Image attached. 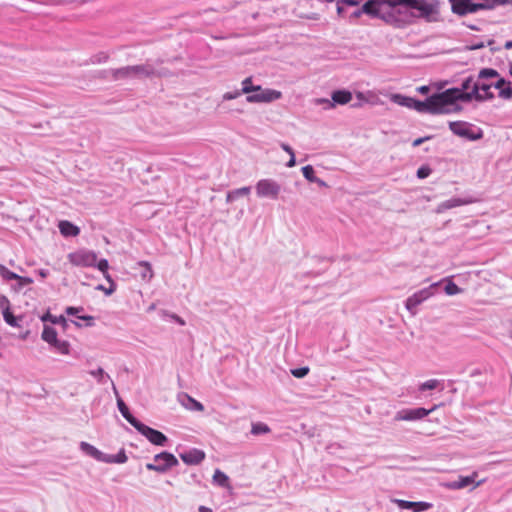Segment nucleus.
<instances>
[{"mask_svg": "<svg viewBox=\"0 0 512 512\" xmlns=\"http://www.w3.org/2000/svg\"><path fill=\"white\" fill-rule=\"evenodd\" d=\"M495 88L498 96L509 100L512 98L511 82L506 81L497 70L483 68L478 72L475 85L470 92H462L457 89H447L444 92L433 94L424 101L405 96L399 93L390 95V100L402 107L412 109L418 113L450 114L457 111V101L470 102L472 100L483 102L492 100L495 96L491 91Z\"/></svg>", "mask_w": 512, "mask_h": 512, "instance_id": "f257e3e1", "label": "nucleus"}, {"mask_svg": "<svg viewBox=\"0 0 512 512\" xmlns=\"http://www.w3.org/2000/svg\"><path fill=\"white\" fill-rule=\"evenodd\" d=\"M399 5L417 10L419 16L425 18L436 13V6L426 0H368L361 8L353 11L349 17L356 19L362 14H367L371 17L380 18L387 23H393L396 20L395 8Z\"/></svg>", "mask_w": 512, "mask_h": 512, "instance_id": "f03ea898", "label": "nucleus"}, {"mask_svg": "<svg viewBox=\"0 0 512 512\" xmlns=\"http://www.w3.org/2000/svg\"><path fill=\"white\" fill-rule=\"evenodd\" d=\"M111 77L114 80L144 78L154 75L155 69L151 64H141L134 66H125L110 71Z\"/></svg>", "mask_w": 512, "mask_h": 512, "instance_id": "7ed1b4c3", "label": "nucleus"}, {"mask_svg": "<svg viewBox=\"0 0 512 512\" xmlns=\"http://www.w3.org/2000/svg\"><path fill=\"white\" fill-rule=\"evenodd\" d=\"M449 129L453 134L469 141H477L483 138V130L469 122L451 121L449 122Z\"/></svg>", "mask_w": 512, "mask_h": 512, "instance_id": "20e7f679", "label": "nucleus"}, {"mask_svg": "<svg viewBox=\"0 0 512 512\" xmlns=\"http://www.w3.org/2000/svg\"><path fill=\"white\" fill-rule=\"evenodd\" d=\"M441 283L442 281L432 283L430 286L425 287L409 296L405 301L406 309L414 315L416 313L417 306L432 297L436 293V290Z\"/></svg>", "mask_w": 512, "mask_h": 512, "instance_id": "39448f33", "label": "nucleus"}, {"mask_svg": "<svg viewBox=\"0 0 512 512\" xmlns=\"http://www.w3.org/2000/svg\"><path fill=\"white\" fill-rule=\"evenodd\" d=\"M281 185L272 178L260 179L255 185V192L259 198L278 199L281 193Z\"/></svg>", "mask_w": 512, "mask_h": 512, "instance_id": "423d86ee", "label": "nucleus"}, {"mask_svg": "<svg viewBox=\"0 0 512 512\" xmlns=\"http://www.w3.org/2000/svg\"><path fill=\"white\" fill-rule=\"evenodd\" d=\"M177 458L169 452H161L154 456L153 462L146 464V469L149 471H156L158 473H165L170 468L177 466Z\"/></svg>", "mask_w": 512, "mask_h": 512, "instance_id": "0eeeda50", "label": "nucleus"}, {"mask_svg": "<svg viewBox=\"0 0 512 512\" xmlns=\"http://www.w3.org/2000/svg\"><path fill=\"white\" fill-rule=\"evenodd\" d=\"M67 258L74 266L94 267L96 265L97 254L88 249H79L69 253Z\"/></svg>", "mask_w": 512, "mask_h": 512, "instance_id": "6e6552de", "label": "nucleus"}, {"mask_svg": "<svg viewBox=\"0 0 512 512\" xmlns=\"http://www.w3.org/2000/svg\"><path fill=\"white\" fill-rule=\"evenodd\" d=\"M282 97V93L274 89H262L253 91L246 97L248 103H270Z\"/></svg>", "mask_w": 512, "mask_h": 512, "instance_id": "1a4fd4ad", "label": "nucleus"}, {"mask_svg": "<svg viewBox=\"0 0 512 512\" xmlns=\"http://www.w3.org/2000/svg\"><path fill=\"white\" fill-rule=\"evenodd\" d=\"M437 405H434L431 409H425L422 407L414 409H402L395 414V421H416L421 420L428 416L431 412L436 410Z\"/></svg>", "mask_w": 512, "mask_h": 512, "instance_id": "9d476101", "label": "nucleus"}, {"mask_svg": "<svg viewBox=\"0 0 512 512\" xmlns=\"http://www.w3.org/2000/svg\"><path fill=\"white\" fill-rule=\"evenodd\" d=\"M140 434L145 436L152 444L165 446L167 437L160 431L155 430L142 422L135 428Z\"/></svg>", "mask_w": 512, "mask_h": 512, "instance_id": "9b49d317", "label": "nucleus"}, {"mask_svg": "<svg viewBox=\"0 0 512 512\" xmlns=\"http://www.w3.org/2000/svg\"><path fill=\"white\" fill-rule=\"evenodd\" d=\"M452 11L458 15L474 13L485 6L480 3H473L471 0H450Z\"/></svg>", "mask_w": 512, "mask_h": 512, "instance_id": "f8f14e48", "label": "nucleus"}, {"mask_svg": "<svg viewBox=\"0 0 512 512\" xmlns=\"http://www.w3.org/2000/svg\"><path fill=\"white\" fill-rule=\"evenodd\" d=\"M478 474L477 472H473L469 476H459L457 480L451 481L446 484L449 489L458 490L463 489L471 484H474L473 488L480 486L483 483V480L476 482Z\"/></svg>", "mask_w": 512, "mask_h": 512, "instance_id": "ddd939ff", "label": "nucleus"}, {"mask_svg": "<svg viewBox=\"0 0 512 512\" xmlns=\"http://www.w3.org/2000/svg\"><path fill=\"white\" fill-rule=\"evenodd\" d=\"M394 502L397 504V506L400 509H407V510H411L413 512L427 511L432 507L431 503L424 502V501L413 502V501L396 499Z\"/></svg>", "mask_w": 512, "mask_h": 512, "instance_id": "4468645a", "label": "nucleus"}, {"mask_svg": "<svg viewBox=\"0 0 512 512\" xmlns=\"http://www.w3.org/2000/svg\"><path fill=\"white\" fill-rule=\"evenodd\" d=\"M180 458L185 464L197 465L205 458V453L202 450L193 448L183 453H180Z\"/></svg>", "mask_w": 512, "mask_h": 512, "instance_id": "2eb2a0df", "label": "nucleus"}, {"mask_svg": "<svg viewBox=\"0 0 512 512\" xmlns=\"http://www.w3.org/2000/svg\"><path fill=\"white\" fill-rule=\"evenodd\" d=\"M80 450L85 453L86 455L92 457L93 459L103 462L105 459L106 453H103L99 449H97L95 446L89 444L88 442L82 441L80 442Z\"/></svg>", "mask_w": 512, "mask_h": 512, "instance_id": "dca6fc26", "label": "nucleus"}, {"mask_svg": "<svg viewBox=\"0 0 512 512\" xmlns=\"http://www.w3.org/2000/svg\"><path fill=\"white\" fill-rule=\"evenodd\" d=\"M179 401L182 404V406H184L186 409H188L190 411L201 412L204 410V406L202 403H200L199 401L192 398L191 396H189L186 393H183L179 396Z\"/></svg>", "mask_w": 512, "mask_h": 512, "instance_id": "f3484780", "label": "nucleus"}, {"mask_svg": "<svg viewBox=\"0 0 512 512\" xmlns=\"http://www.w3.org/2000/svg\"><path fill=\"white\" fill-rule=\"evenodd\" d=\"M117 406H118V409L121 413V415L134 427L136 428V426H138L141 422L139 420H137L129 411V408L127 407V405L124 403V401L120 398V397H117Z\"/></svg>", "mask_w": 512, "mask_h": 512, "instance_id": "a211bd4d", "label": "nucleus"}, {"mask_svg": "<svg viewBox=\"0 0 512 512\" xmlns=\"http://www.w3.org/2000/svg\"><path fill=\"white\" fill-rule=\"evenodd\" d=\"M58 228L65 237H74L80 233V229L77 226L66 220L60 221Z\"/></svg>", "mask_w": 512, "mask_h": 512, "instance_id": "6ab92c4d", "label": "nucleus"}, {"mask_svg": "<svg viewBox=\"0 0 512 512\" xmlns=\"http://www.w3.org/2000/svg\"><path fill=\"white\" fill-rule=\"evenodd\" d=\"M331 99L335 104L345 105L352 100V93L348 90H336L331 94Z\"/></svg>", "mask_w": 512, "mask_h": 512, "instance_id": "aec40b11", "label": "nucleus"}, {"mask_svg": "<svg viewBox=\"0 0 512 512\" xmlns=\"http://www.w3.org/2000/svg\"><path fill=\"white\" fill-rule=\"evenodd\" d=\"M89 374L93 376L99 384H105L109 380L112 384L114 393L116 394V396H118V392L114 382L111 380L110 376L104 372L102 368L91 370Z\"/></svg>", "mask_w": 512, "mask_h": 512, "instance_id": "412c9836", "label": "nucleus"}, {"mask_svg": "<svg viewBox=\"0 0 512 512\" xmlns=\"http://www.w3.org/2000/svg\"><path fill=\"white\" fill-rule=\"evenodd\" d=\"M50 347L59 354L62 355H68L70 353V343L66 340H60L56 339L55 342H53Z\"/></svg>", "mask_w": 512, "mask_h": 512, "instance_id": "4be33fe9", "label": "nucleus"}, {"mask_svg": "<svg viewBox=\"0 0 512 512\" xmlns=\"http://www.w3.org/2000/svg\"><path fill=\"white\" fill-rule=\"evenodd\" d=\"M128 460V457L125 453V450L124 449H121L117 454L115 455H111V454H106L105 455V459H104V463H116V464H123V463H126Z\"/></svg>", "mask_w": 512, "mask_h": 512, "instance_id": "5701e85b", "label": "nucleus"}, {"mask_svg": "<svg viewBox=\"0 0 512 512\" xmlns=\"http://www.w3.org/2000/svg\"><path fill=\"white\" fill-rule=\"evenodd\" d=\"M41 338L43 341L51 345L58 338L57 331L51 326L44 325Z\"/></svg>", "mask_w": 512, "mask_h": 512, "instance_id": "b1692460", "label": "nucleus"}, {"mask_svg": "<svg viewBox=\"0 0 512 512\" xmlns=\"http://www.w3.org/2000/svg\"><path fill=\"white\" fill-rule=\"evenodd\" d=\"M138 266L142 269L140 276L144 281H150L153 277V271L151 265L146 261L138 262Z\"/></svg>", "mask_w": 512, "mask_h": 512, "instance_id": "393cba45", "label": "nucleus"}, {"mask_svg": "<svg viewBox=\"0 0 512 512\" xmlns=\"http://www.w3.org/2000/svg\"><path fill=\"white\" fill-rule=\"evenodd\" d=\"M250 190H251L250 187H241V188L232 190V191L228 192L226 201L228 203L233 202L240 196L248 195L250 193Z\"/></svg>", "mask_w": 512, "mask_h": 512, "instance_id": "a878e982", "label": "nucleus"}, {"mask_svg": "<svg viewBox=\"0 0 512 512\" xmlns=\"http://www.w3.org/2000/svg\"><path fill=\"white\" fill-rule=\"evenodd\" d=\"M360 2H361V0H339L337 2V13L342 16L345 14L346 6L357 7V6H359Z\"/></svg>", "mask_w": 512, "mask_h": 512, "instance_id": "bb28decb", "label": "nucleus"}, {"mask_svg": "<svg viewBox=\"0 0 512 512\" xmlns=\"http://www.w3.org/2000/svg\"><path fill=\"white\" fill-rule=\"evenodd\" d=\"M257 90H260V86L253 85L251 77H247L242 81V89L240 90L242 92V94L249 95L253 91H257Z\"/></svg>", "mask_w": 512, "mask_h": 512, "instance_id": "cd10ccee", "label": "nucleus"}, {"mask_svg": "<svg viewBox=\"0 0 512 512\" xmlns=\"http://www.w3.org/2000/svg\"><path fill=\"white\" fill-rule=\"evenodd\" d=\"M270 432V428L267 424L263 422L252 423L251 434L253 435H261L267 434Z\"/></svg>", "mask_w": 512, "mask_h": 512, "instance_id": "c85d7f7f", "label": "nucleus"}, {"mask_svg": "<svg viewBox=\"0 0 512 512\" xmlns=\"http://www.w3.org/2000/svg\"><path fill=\"white\" fill-rule=\"evenodd\" d=\"M213 480L216 484H218L221 487H227L229 484L228 476L218 469L215 471L213 475Z\"/></svg>", "mask_w": 512, "mask_h": 512, "instance_id": "c756f323", "label": "nucleus"}, {"mask_svg": "<svg viewBox=\"0 0 512 512\" xmlns=\"http://www.w3.org/2000/svg\"><path fill=\"white\" fill-rule=\"evenodd\" d=\"M41 320L43 322H51L52 324H65L66 323V319L64 318V316H54L52 314H50L49 312H47L46 314H44L42 317H41Z\"/></svg>", "mask_w": 512, "mask_h": 512, "instance_id": "7c9ffc66", "label": "nucleus"}, {"mask_svg": "<svg viewBox=\"0 0 512 512\" xmlns=\"http://www.w3.org/2000/svg\"><path fill=\"white\" fill-rule=\"evenodd\" d=\"M475 82L476 79L473 76H469L463 80L461 87L456 89L461 90L462 92H470L473 89Z\"/></svg>", "mask_w": 512, "mask_h": 512, "instance_id": "2f4dec72", "label": "nucleus"}, {"mask_svg": "<svg viewBox=\"0 0 512 512\" xmlns=\"http://www.w3.org/2000/svg\"><path fill=\"white\" fill-rule=\"evenodd\" d=\"M0 276L4 280H17V278H19L18 274L10 271L7 267H5L2 264H0Z\"/></svg>", "mask_w": 512, "mask_h": 512, "instance_id": "473e14b6", "label": "nucleus"}, {"mask_svg": "<svg viewBox=\"0 0 512 512\" xmlns=\"http://www.w3.org/2000/svg\"><path fill=\"white\" fill-rule=\"evenodd\" d=\"M464 204V201H462L459 198H451L449 200L444 201L441 203L440 208L441 209H451L454 207H458Z\"/></svg>", "mask_w": 512, "mask_h": 512, "instance_id": "72a5a7b5", "label": "nucleus"}, {"mask_svg": "<svg viewBox=\"0 0 512 512\" xmlns=\"http://www.w3.org/2000/svg\"><path fill=\"white\" fill-rule=\"evenodd\" d=\"M444 291L447 295L452 296L459 294L462 290L453 281L447 280Z\"/></svg>", "mask_w": 512, "mask_h": 512, "instance_id": "f704fd0d", "label": "nucleus"}, {"mask_svg": "<svg viewBox=\"0 0 512 512\" xmlns=\"http://www.w3.org/2000/svg\"><path fill=\"white\" fill-rule=\"evenodd\" d=\"M440 383H441V381L438 379H430V380H427L426 382H423L422 384H420L419 390L420 391L433 390V389H436L440 385Z\"/></svg>", "mask_w": 512, "mask_h": 512, "instance_id": "c9c22d12", "label": "nucleus"}, {"mask_svg": "<svg viewBox=\"0 0 512 512\" xmlns=\"http://www.w3.org/2000/svg\"><path fill=\"white\" fill-rule=\"evenodd\" d=\"M161 316L165 319V318H169L173 321H175L176 323H178L179 325L181 326H184L186 324L185 320L183 318H181L180 316H178L177 314H174V313H170L168 311H165V310H162L161 311Z\"/></svg>", "mask_w": 512, "mask_h": 512, "instance_id": "e433bc0d", "label": "nucleus"}, {"mask_svg": "<svg viewBox=\"0 0 512 512\" xmlns=\"http://www.w3.org/2000/svg\"><path fill=\"white\" fill-rule=\"evenodd\" d=\"M302 173L305 179L309 182H313V180L316 178L314 175V168L311 165L302 167Z\"/></svg>", "mask_w": 512, "mask_h": 512, "instance_id": "4c0bfd02", "label": "nucleus"}, {"mask_svg": "<svg viewBox=\"0 0 512 512\" xmlns=\"http://www.w3.org/2000/svg\"><path fill=\"white\" fill-rule=\"evenodd\" d=\"M2 313L4 320L8 325L12 327H16L18 325L16 318L14 317L10 310L4 311Z\"/></svg>", "mask_w": 512, "mask_h": 512, "instance_id": "58836bf2", "label": "nucleus"}, {"mask_svg": "<svg viewBox=\"0 0 512 512\" xmlns=\"http://www.w3.org/2000/svg\"><path fill=\"white\" fill-rule=\"evenodd\" d=\"M103 277L105 278V280H106L107 282H109V283H110V286H109L108 290H105V294H106V295H111V294H112V293H114V292H115V290H116V284H115V282L112 280V278H111L110 274L108 273V271L106 272V274H103Z\"/></svg>", "mask_w": 512, "mask_h": 512, "instance_id": "ea45409f", "label": "nucleus"}, {"mask_svg": "<svg viewBox=\"0 0 512 512\" xmlns=\"http://www.w3.org/2000/svg\"><path fill=\"white\" fill-rule=\"evenodd\" d=\"M309 373L308 367H300L291 370V374L296 378H303Z\"/></svg>", "mask_w": 512, "mask_h": 512, "instance_id": "a19ab883", "label": "nucleus"}, {"mask_svg": "<svg viewBox=\"0 0 512 512\" xmlns=\"http://www.w3.org/2000/svg\"><path fill=\"white\" fill-rule=\"evenodd\" d=\"M96 267L102 274H106V272L109 269V263L106 259H100L99 261L96 260Z\"/></svg>", "mask_w": 512, "mask_h": 512, "instance_id": "79ce46f5", "label": "nucleus"}, {"mask_svg": "<svg viewBox=\"0 0 512 512\" xmlns=\"http://www.w3.org/2000/svg\"><path fill=\"white\" fill-rule=\"evenodd\" d=\"M315 103L318 105H322L324 109H331L334 108V102L333 100H329L326 98H318L315 100Z\"/></svg>", "mask_w": 512, "mask_h": 512, "instance_id": "37998d69", "label": "nucleus"}, {"mask_svg": "<svg viewBox=\"0 0 512 512\" xmlns=\"http://www.w3.org/2000/svg\"><path fill=\"white\" fill-rule=\"evenodd\" d=\"M431 174V169L428 166H422L417 170V177L424 179Z\"/></svg>", "mask_w": 512, "mask_h": 512, "instance_id": "c03bdc74", "label": "nucleus"}, {"mask_svg": "<svg viewBox=\"0 0 512 512\" xmlns=\"http://www.w3.org/2000/svg\"><path fill=\"white\" fill-rule=\"evenodd\" d=\"M17 281H18V285L15 288L17 290H20L25 285H29V284L33 283V279L32 278L22 277V276H19V278H17Z\"/></svg>", "mask_w": 512, "mask_h": 512, "instance_id": "a18cd8bd", "label": "nucleus"}, {"mask_svg": "<svg viewBox=\"0 0 512 512\" xmlns=\"http://www.w3.org/2000/svg\"><path fill=\"white\" fill-rule=\"evenodd\" d=\"M0 308L2 312L10 310V301L5 295L0 296Z\"/></svg>", "mask_w": 512, "mask_h": 512, "instance_id": "49530a36", "label": "nucleus"}, {"mask_svg": "<svg viewBox=\"0 0 512 512\" xmlns=\"http://www.w3.org/2000/svg\"><path fill=\"white\" fill-rule=\"evenodd\" d=\"M240 95H242V92L240 90H237L235 92H226L223 94V100L228 101V100L236 99Z\"/></svg>", "mask_w": 512, "mask_h": 512, "instance_id": "de8ad7c7", "label": "nucleus"}, {"mask_svg": "<svg viewBox=\"0 0 512 512\" xmlns=\"http://www.w3.org/2000/svg\"><path fill=\"white\" fill-rule=\"evenodd\" d=\"M79 319L86 321V326H92L94 324V318L92 316H80Z\"/></svg>", "mask_w": 512, "mask_h": 512, "instance_id": "09e8293b", "label": "nucleus"}, {"mask_svg": "<svg viewBox=\"0 0 512 512\" xmlns=\"http://www.w3.org/2000/svg\"><path fill=\"white\" fill-rule=\"evenodd\" d=\"M280 147H281V148H282L286 153H288L290 156H291L292 154H294L293 149H292V148H291V146H289L288 144H286V143H281V144H280Z\"/></svg>", "mask_w": 512, "mask_h": 512, "instance_id": "8fccbe9b", "label": "nucleus"}, {"mask_svg": "<svg viewBox=\"0 0 512 512\" xmlns=\"http://www.w3.org/2000/svg\"><path fill=\"white\" fill-rule=\"evenodd\" d=\"M79 310H82V308L67 307V308H66V313H67L68 315H76V313H77Z\"/></svg>", "mask_w": 512, "mask_h": 512, "instance_id": "3c124183", "label": "nucleus"}, {"mask_svg": "<svg viewBox=\"0 0 512 512\" xmlns=\"http://www.w3.org/2000/svg\"><path fill=\"white\" fill-rule=\"evenodd\" d=\"M430 137H424V138H417L413 141V146L418 147L420 146L424 141L428 140Z\"/></svg>", "mask_w": 512, "mask_h": 512, "instance_id": "603ef678", "label": "nucleus"}, {"mask_svg": "<svg viewBox=\"0 0 512 512\" xmlns=\"http://www.w3.org/2000/svg\"><path fill=\"white\" fill-rule=\"evenodd\" d=\"M295 165H296L295 154H292V155L290 156L289 161L286 163V166H287L288 168H292V167H294Z\"/></svg>", "mask_w": 512, "mask_h": 512, "instance_id": "864d4df0", "label": "nucleus"}, {"mask_svg": "<svg viewBox=\"0 0 512 512\" xmlns=\"http://www.w3.org/2000/svg\"><path fill=\"white\" fill-rule=\"evenodd\" d=\"M312 183H316V184H317V185H319L320 187H327V183H326L324 180H322V179H320V178H318V177H316V178L313 180V182H312Z\"/></svg>", "mask_w": 512, "mask_h": 512, "instance_id": "5fc2aeb1", "label": "nucleus"}, {"mask_svg": "<svg viewBox=\"0 0 512 512\" xmlns=\"http://www.w3.org/2000/svg\"><path fill=\"white\" fill-rule=\"evenodd\" d=\"M37 274L41 277V278H46L48 275H49V271L46 270V269H39L37 271Z\"/></svg>", "mask_w": 512, "mask_h": 512, "instance_id": "6e6d98bb", "label": "nucleus"}, {"mask_svg": "<svg viewBox=\"0 0 512 512\" xmlns=\"http://www.w3.org/2000/svg\"><path fill=\"white\" fill-rule=\"evenodd\" d=\"M108 56L104 53L100 54L97 59H95L93 62H104L106 61Z\"/></svg>", "mask_w": 512, "mask_h": 512, "instance_id": "4d7b16f0", "label": "nucleus"}, {"mask_svg": "<svg viewBox=\"0 0 512 512\" xmlns=\"http://www.w3.org/2000/svg\"><path fill=\"white\" fill-rule=\"evenodd\" d=\"M418 91L421 93V94H426L429 92V87L428 86H421L418 88Z\"/></svg>", "mask_w": 512, "mask_h": 512, "instance_id": "13d9d810", "label": "nucleus"}, {"mask_svg": "<svg viewBox=\"0 0 512 512\" xmlns=\"http://www.w3.org/2000/svg\"><path fill=\"white\" fill-rule=\"evenodd\" d=\"M198 511L199 512H213L210 508L206 507V506H200L198 508Z\"/></svg>", "mask_w": 512, "mask_h": 512, "instance_id": "bf43d9fd", "label": "nucleus"}, {"mask_svg": "<svg viewBox=\"0 0 512 512\" xmlns=\"http://www.w3.org/2000/svg\"><path fill=\"white\" fill-rule=\"evenodd\" d=\"M97 290L103 291L105 293V290H108V288L104 287L103 285H98L96 287Z\"/></svg>", "mask_w": 512, "mask_h": 512, "instance_id": "052dcab7", "label": "nucleus"}, {"mask_svg": "<svg viewBox=\"0 0 512 512\" xmlns=\"http://www.w3.org/2000/svg\"><path fill=\"white\" fill-rule=\"evenodd\" d=\"M505 48L506 49H511L512 48V41H507L506 44H505Z\"/></svg>", "mask_w": 512, "mask_h": 512, "instance_id": "680f3d73", "label": "nucleus"}, {"mask_svg": "<svg viewBox=\"0 0 512 512\" xmlns=\"http://www.w3.org/2000/svg\"><path fill=\"white\" fill-rule=\"evenodd\" d=\"M155 309V304H152L148 307V311H152Z\"/></svg>", "mask_w": 512, "mask_h": 512, "instance_id": "e2e57ef3", "label": "nucleus"}, {"mask_svg": "<svg viewBox=\"0 0 512 512\" xmlns=\"http://www.w3.org/2000/svg\"><path fill=\"white\" fill-rule=\"evenodd\" d=\"M357 97H358L359 99H363V93H358V94H357Z\"/></svg>", "mask_w": 512, "mask_h": 512, "instance_id": "0e129e2a", "label": "nucleus"}, {"mask_svg": "<svg viewBox=\"0 0 512 512\" xmlns=\"http://www.w3.org/2000/svg\"><path fill=\"white\" fill-rule=\"evenodd\" d=\"M509 73H510V75L512 76V65H511V67H510V69H509Z\"/></svg>", "mask_w": 512, "mask_h": 512, "instance_id": "69168bd1", "label": "nucleus"}]
</instances>
